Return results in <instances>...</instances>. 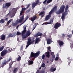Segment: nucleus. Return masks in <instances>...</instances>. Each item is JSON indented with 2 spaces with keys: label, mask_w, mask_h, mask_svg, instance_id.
<instances>
[{
  "label": "nucleus",
  "mask_w": 73,
  "mask_h": 73,
  "mask_svg": "<svg viewBox=\"0 0 73 73\" xmlns=\"http://www.w3.org/2000/svg\"><path fill=\"white\" fill-rule=\"evenodd\" d=\"M35 42V40H33V41H31V42H30V43H29V44H30V45H31V44H33V43L34 42Z\"/></svg>",
  "instance_id": "nucleus-41"
},
{
  "label": "nucleus",
  "mask_w": 73,
  "mask_h": 73,
  "mask_svg": "<svg viewBox=\"0 0 73 73\" xmlns=\"http://www.w3.org/2000/svg\"><path fill=\"white\" fill-rule=\"evenodd\" d=\"M4 48V46H2V47L0 48V51H2L3 50V49Z\"/></svg>",
  "instance_id": "nucleus-32"
},
{
  "label": "nucleus",
  "mask_w": 73,
  "mask_h": 73,
  "mask_svg": "<svg viewBox=\"0 0 73 73\" xmlns=\"http://www.w3.org/2000/svg\"><path fill=\"white\" fill-rule=\"evenodd\" d=\"M36 4L35 3H33L32 5V9H33V8H35V7H36Z\"/></svg>",
  "instance_id": "nucleus-23"
},
{
  "label": "nucleus",
  "mask_w": 73,
  "mask_h": 73,
  "mask_svg": "<svg viewBox=\"0 0 73 73\" xmlns=\"http://www.w3.org/2000/svg\"><path fill=\"white\" fill-rule=\"evenodd\" d=\"M37 17L36 16H33V17H31V21H32V22H34L35 20L36 19Z\"/></svg>",
  "instance_id": "nucleus-13"
},
{
  "label": "nucleus",
  "mask_w": 73,
  "mask_h": 73,
  "mask_svg": "<svg viewBox=\"0 0 73 73\" xmlns=\"http://www.w3.org/2000/svg\"><path fill=\"white\" fill-rule=\"evenodd\" d=\"M48 50H50V47H48Z\"/></svg>",
  "instance_id": "nucleus-56"
},
{
  "label": "nucleus",
  "mask_w": 73,
  "mask_h": 73,
  "mask_svg": "<svg viewBox=\"0 0 73 73\" xmlns=\"http://www.w3.org/2000/svg\"><path fill=\"white\" fill-rule=\"evenodd\" d=\"M68 62H69V61H71V60H72V58H70V57L68 58Z\"/></svg>",
  "instance_id": "nucleus-48"
},
{
  "label": "nucleus",
  "mask_w": 73,
  "mask_h": 73,
  "mask_svg": "<svg viewBox=\"0 0 73 73\" xmlns=\"http://www.w3.org/2000/svg\"><path fill=\"white\" fill-rule=\"evenodd\" d=\"M26 28H27V26H25V25H24V26H23L24 30H26Z\"/></svg>",
  "instance_id": "nucleus-45"
},
{
  "label": "nucleus",
  "mask_w": 73,
  "mask_h": 73,
  "mask_svg": "<svg viewBox=\"0 0 73 73\" xmlns=\"http://www.w3.org/2000/svg\"><path fill=\"white\" fill-rule=\"evenodd\" d=\"M36 26H37L36 25H35L34 27L33 28V30H34V29H35L36 28Z\"/></svg>",
  "instance_id": "nucleus-54"
},
{
  "label": "nucleus",
  "mask_w": 73,
  "mask_h": 73,
  "mask_svg": "<svg viewBox=\"0 0 73 73\" xmlns=\"http://www.w3.org/2000/svg\"><path fill=\"white\" fill-rule=\"evenodd\" d=\"M5 23V21L4 19H2L0 20V23L3 24V23Z\"/></svg>",
  "instance_id": "nucleus-30"
},
{
  "label": "nucleus",
  "mask_w": 73,
  "mask_h": 73,
  "mask_svg": "<svg viewBox=\"0 0 73 73\" xmlns=\"http://www.w3.org/2000/svg\"><path fill=\"white\" fill-rule=\"evenodd\" d=\"M45 64L44 63H43L42 64L41 67H42V68H44L45 67Z\"/></svg>",
  "instance_id": "nucleus-39"
},
{
  "label": "nucleus",
  "mask_w": 73,
  "mask_h": 73,
  "mask_svg": "<svg viewBox=\"0 0 73 73\" xmlns=\"http://www.w3.org/2000/svg\"><path fill=\"white\" fill-rule=\"evenodd\" d=\"M40 73H45V71H42Z\"/></svg>",
  "instance_id": "nucleus-58"
},
{
  "label": "nucleus",
  "mask_w": 73,
  "mask_h": 73,
  "mask_svg": "<svg viewBox=\"0 0 73 73\" xmlns=\"http://www.w3.org/2000/svg\"><path fill=\"white\" fill-rule=\"evenodd\" d=\"M58 60V57H56L55 59V61H57Z\"/></svg>",
  "instance_id": "nucleus-49"
},
{
  "label": "nucleus",
  "mask_w": 73,
  "mask_h": 73,
  "mask_svg": "<svg viewBox=\"0 0 73 73\" xmlns=\"http://www.w3.org/2000/svg\"><path fill=\"white\" fill-rule=\"evenodd\" d=\"M57 9V6H55L51 10L50 12L52 13H54V11H56Z\"/></svg>",
  "instance_id": "nucleus-10"
},
{
  "label": "nucleus",
  "mask_w": 73,
  "mask_h": 73,
  "mask_svg": "<svg viewBox=\"0 0 73 73\" xmlns=\"http://www.w3.org/2000/svg\"><path fill=\"white\" fill-rule=\"evenodd\" d=\"M65 8V6L64 5H62L58 11L56 12V13L57 15H59V14H60V13H63V12H64V9Z\"/></svg>",
  "instance_id": "nucleus-3"
},
{
  "label": "nucleus",
  "mask_w": 73,
  "mask_h": 73,
  "mask_svg": "<svg viewBox=\"0 0 73 73\" xmlns=\"http://www.w3.org/2000/svg\"><path fill=\"white\" fill-rule=\"evenodd\" d=\"M8 20V18H7L4 19V21H7Z\"/></svg>",
  "instance_id": "nucleus-59"
},
{
  "label": "nucleus",
  "mask_w": 73,
  "mask_h": 73,
  "mask_svg": "<svg viewBox=\"0 0 73 73\" xmlns=\"http://www.w3.org/2000/svg\"><path fill=\"white\" fill-rule=\"evenodd\" d=\"M46 1H47V0H45L43 2V4H46Z\"/></svg>",
  "instance_id": "nucleus-46"
},
{
  "label": "nucleus",
  "mask_w": 73,
  "mask_h": 73,
  "mask_svg": "<svg viewBox=\"0 0 73 73\" xmlns=\"http://www.w3.org/2000/svg\"><path fill=\"white\" fill-rule=\"evenodd\" d=\"M25 10H26L25 8L23 7L22 8L21 11V13H20V16H22V14L24 13V11H25Z\"/></svg>",
  "instance_id": "nucleus-16"
},
{
  "label": "nucleus",
  "mask_w": 73,
  "mask_h": 73,
  "mask_svg": "<svg viewBox=\"0 0 73 73\" xmlns=\"http://www.w3.org/2000/svg\"><path fill=\"white\" fill-rule=\"evenodd\" d=\"M7 64V61H5L4 62H3L2 63V65L5 66V64Z\"/></svg>",
  "instance_id": "nucleus-34"
},
{
  "label": "nucleus",
  "mask_w": 73,
  "mask_h": 73,
  "mask_svg": "<svg viewBox=\"0 0 73 73\" xmlns=\"http://www.w3.org/2000/svg\"><path fill=\"white\" fill-rule=\"evenodd\" d=\"M69 6L66 5L65 8V11L62 14L61 19L62 21H64V19H65V17L66 15H68V12H69Z\"/></svg>",
  "instance_id": "nucleus-2"
},
{
  "label": "nucleus",
  "mask_w": 73,
  "mask_h": 73,
  "mask_svg": "<svg viewBox=\"0 0 73 73\" xmlns=\"http://www.w3.org/2000/svg\"><path fill=\"white\" fill-rule=\"evenodd\" d=\"M53 22V19H51L50 21L49 22V23L48 22H46L44 23L43 24H42V25H44L45 24V25H47V24H51V23H52Z\"/></svg>",
  "instance_id": "nucleus-12"
},
{
  "label": "nucleus",
  "mask_w": 73,
  "mask_h": 73,
  "mask_svg": "<svg viewBox=\"0 0 73 73\" xmlns=\"http://www.w3.org/2000/svg\"><path fill=\"white\" fill-rule=\"evenodd\" d=\"M40 38H36L35 39V43L38 44V42H40Z\"/></svg>",
  "instance_id": "nucleus-20"
},
{
  "label": "nucleus",
  "mask_w": 73,
  "mask_h": 73,
  "mask_svg": "<svg viewBox=\"0 0 73 73\" xmlns=\"http://www.w3.org/2000/svg\"><path fill=\"white\" fill-rule=\"evenodd\" d=\"M23 45L21 46V47L20 48V51H21V50H22V49H23Z\"/></svg>",
  "instance_id": "nucleus-44"
},
{
  "label": "nucleus",
  "mask_w": 73,
  "mask_h": 73,
  "mask_svg": "<svg viewBox=\"0 0 73 73\" xmlns=\"http://www.w3.org/2000/svg\"><path fill=\"white\" fill-rule=\"evenodd\" d=\"M52 13L50 12L49 13V15H46L45 18V20H46V21H47V20H48L50 19V17H51V15H52Z\"/></svg>",
  "instance_id": "nucleus-8"
},
{
  "label": "nucleus",
  "mask_w": 73,
  "mask_h": 73,
  "mask_svg": "<svg viewBox=\"0 0 73 73\" xmlns=\"http://www.w3.org/2000/svg\"><path fill=\"white\" fill-rule=\"evenodd\" d=\"M13 62H11V63H10L9 64V65H12V64H13Z\"/></svg>",
  "instance_id": "nucleus-52"
},
{
  "label": "nucleus",
  "mask_w": 73,
  "mask_h": 73,
  "mask_svg": "<svg viewBox=\"0 0 73 73\" xmlns=\"http://www.w3.org/2000/svg\"><path fill=\"white\" fill-rule=\"evenodd\" d=\"M27 45L26 46V47L25 48L26 49H27V48H28V46H29V45H30V44L29 43V44H28V43H27Z\"/></svg>",
  "instance_id": "nucleus-42"
},
{
  "label": "nucleus",
  "mask_w": 73,
  "mask_h": 73,
  "mask_svg": "<svg viewBox=\"0 0 73 73\" xmlns=\"http://www.w3.org/2000/svg\"><path fill=\"white\" fill-rule=\"evenodd\" d=\"M39 72H40V71L39 70H37L36 72V73H39Z\"/></svg>",
  "instance_id": "nucleus-63"
},
{
  "label": "nucleus",
  "mask_w": 73,
  "mask_h": 73,
  "mask_svg": "<svg viewBox=\"0 0 73 73\" xmlns=\"http://www.w3.org/2000/svg\"><path fill=\"white\" fill-rule=\"evenodd\" d=\"M11 58H9V60H7V62H9V61H11Z\"/></svg>",
  "instance_id": "nucleus-53"
},
{
  "label": "nucleus",
  "mask_w": 73,
  "mask_h": 73,
  "mask_svg": "<svg viewBox=\"0 0 73 73\" xmlns=\"http://www.w3.org/2000/svg\"><path fill=\"white\" fill-rule=\"evenodd\" d=\"M61 25L60 23L57 22L54 25V28L55 29H57L60 27H61Z\"/></svg>",
  "instance_id": "nucleus-7"
},
{
  "label": "nucleus",
  "mask_w": 73,
  "mask_h": 73,
  "mask_svg": "<svg viewBox=\"0 0 73 73\" xmlns=\"http://www.w3.org/2000/svg\"><path fill=\"white\" fill-rule=\"evenodd\" d=\"M0 39L1 40H4L5 39V35H2L1 36Z\"/></svg>",
  "instance_id": "nucleus-18"
},
{
  "label": "nucleus",
  "mask_w": 73,
  "mask_h": 73,
  "mask_svg": "<svg viewBox=\"0 0 73 73\" xmlns=\"http://www.w3.org/2000/svg\"><path fill=\"white\" fill-rule=\"evenodd\" d=\"M52 0H48L47 2V3L49 4L50 3H51L52 1Z\"/></svg>",
  "instance_id": "nucleus-36"
},
{
  "label": "nucleus",
  "mask_w": 73,
  "mask_h": 73,
  "mask_svg": "<svg viewBox=\"0 0 73 73\" xmlns=\"http://www.w3.org/2000/svg\"><path fill=\"white\" fill-rule=\"evenodd\" d=\"M62 37H65V34H62Z\"/></svg>",
  "instance_id": "nucleus-62"
},
{
  "label": "nucleus",
  "mask_w": 73,
  "mask_h": 73,
  "mask_svg": "<svg viewBox=\"0 0 73 73\" xmlns=\"http://www.w3.org/2000/svg\"><path fill=\"white\" fill-rule=\"evenodd\" d=\"M31 41H32V40L30 38H29L27 42V44H29Z\"/></svg>",
  "instance_id": "nucleus-31"
},
{
  "label": "nucleus",
  "mask_w": 73,
  "mask_h": 73,
  "mask_svg": "<svg viewBox=\"0 0 73 73\" xmlns=\"http://www.w3.org/2000/svg\"><path fill=\"white\" fill-rule=\"evenodd\" d=\"M45 57V54H44L42 56V58L43 59V60H44Z\"/></svg>",
  "instance_id": "nucleus-40"
},
{
  "label": "nucleus",
  "mask_w": 73,
  "mask_h": 73,
  "mask_svg": "<svg viewBox=\"0 0 73 73\" xmlns=\"http://www.w3.org/2000/svg\"><path fill=\"white\" fill-rule=\"evenodd\" d=\"M19 69L18 68H14L13 70V73H16L17 72V70H18Z\"/></svg>",
  "instance_id": "nucleus-25"
},
{
  "label": "nucleus",
  "mask_w": 73,
  "mask_h": 73,
  "mask_svg": "<svg viewBox=\"0 0 73 73\" xmlns=\"http://www.w3.org/2000/svg\"><path fill=\"white\" fill-rule=\"evenodd\" d=\"M24 19V15H23L22 17H21L19 21L17 22V23H21L23 22V21Z\"/></svg>",
  "instance_id": "nucleus-11"
},
{
  "label": "nucleus",
  "mask_w": 73,
  "mask_h": 73,
  "mask_svg": "<svg viewBox=\"0 0 73 73\" xmlns=\"http://www.w3.org/2000/svg\"><path fill=\"white\" fill-rule=\"evenodd\" d=\"M21 56H18V58H17V60L18 61H20V60H21Z\"/></svg>",
  "instance_id": "nucleus-28"
},
{
  "label": "nucleus",
  "mask_w": 73,
  "mask_h": 73,
  "mask_svg": "<svg viewBox=\"0 0 73 73\" xmlns=\"http://www.w3.org/2000/svg\"><path fill=\"white\" fill-rule=\"evenodd\" d=\"M68 62V65H70V62H71V60L69 61V62Z\"/></svg>",
  "instance_id": "nucleus-55"
},
{
  "label": "nucleus",
  "mask_w": 73,
  "mask_h": 73,
  "mask_svg": "<svg viewBox=\"0 0 73 73\" xmlns=\"http://www.w3.org/2000/svg\"><path fill=\"white\" fill-rule=\"evenodd\" d=\"M26 31H27L26 30H24L22 32L21 34L24 35V34H25V33H26Z\"/></svg>",
  "instance_id": "nucleus-33"
},
{
  "label": "nucleus",
  "mask_w": 73,
  "mask_h": 73,
  "mask_svg": "<svg viewBox=\"0 0 73 73\" xmlns=\"http://www.w3.org/2000/svg\"><path fill=\"white\" fill-rule=\"evenodd\" d=\"M21 35V33H20L19 31H18L17 32V36H20V35Z\"/></svg>",
  "instance_id": "nucleus-38"
},
{
  "label": "nucleus",
  "mask_w": 73,
  "mask_h": 73,
  "mask_svg": "<svg viewBox=\"0 0 73 73\" xmlns=\"http://www.w3.org/2000/svg\"><path fill=\"white\" fill-rule=\"evenodd\" d=\"M47 44L48 45L49 44H50L51 42H52L53 41L51 39L48 38L46 39Z\"/></svg>",
  "instance_id": "nucleus-9"
},
{
  "label": "nucleus",
  "mask_w": 73,
  "mask_h": 73,
  "mask_svg": "<svg viewBox=\"0 0 73 73\" xmlns=\"http://www.w3.org/2000/svg\"><path fill=\"white\" fill-rule=\"evenodd\" d=\"M31 32L29 30L27 31V32L26 33V36L27 37H28V36H29L30 35H31Z\"/></svg>",
  "instance_id": "nucleus-19"
},
{
  "label": "nucleus",
  "mask_w": 73,
  "mask_h": 73,
  "mask_svg": "<svg viewBox=\"0 0 73 73\" xmlns=\"http://www.w3.org/2000/svg\"><path fill=\"white\" fill-rule=\"evenodd\" d=\"M56 70V69L55 68H54L53 67H51L50 69V71L51 72H54Z\"/></svg>",
  "instance_id": "nucleus-22"
},
{
  "label": "nucleus",
  "mask_w": 73,
  "mask_h": 73,
  "mask_svg": "<svg viewBox=\"0 0 73 73\" xmlns=\"http://www.w3.org/2000/svg\"><path fill=\"white\" fill-rule=\"evenodd\" d=\"M27 37V35H25L24 34H22V37L23 39H24V38H25Z\"/></svg>",
  "instance_id": "nucleus-27"
},
{
  "label": "nucleus",
  "mask_w": 73,
  "mask_h": 73,
  "mask_svg": "<svg viewBox=\"0 0 73 73\" xmlns=\"http://www.w3.org/2000/svg\"><path fill=\"white\" fill-rule=\"evenodd\" d=\"M8 52V50H7L6 49L4 50L1 53V57H3Z\"/></svg>",
  "instance_id": "nucleus-6"
},
{
  "label": "nucleus",
  "mask_w": 73,
  "mask_h": 73,
  "mask_svg": "<svg viewBox=\"0 0 73 73\" xmlns=\"http://www.w3.org/2000/svg\"><path fill=\"white\" fill-rule=\"evenodd\" d=\"M51 54L52 56V58H55V55H54V52H51Z\"/></svg>",
  "instance_id": "nucleus-26"
},
{
  "label": "nucleus",
  "mask_w": 73,
  "mask_h": 73,
  "mask_svg": "<svg viewBox=\"0 0 73 73\" xmlns=\"http://www.w3.org/2000/svg\"><path fill=\"white\" fill-rule=\"evenodd\" d=\"M19 73H22V70H20L19 71Z\"/></svg>",
  "instance_id": "nucleus-57"
},
{
  "label": "nucleus",
  "mask_w": 73,
  "mask_h": 73,
  "mask_svg": "<svg viewBox=\"0 0 73 73\" xmlns=\"http://www.w3.org/2000/svg\"><path fill=\"white\" fill-rule=\"evenodd\" d=\"M45 11H42L40 13L39 15V16H41V17H43L44 15H45Z\"/></svg>",
  "instance_id": "nucleus-17"
},
{
  "label": "nucleus",
  "mask_w": 73,
  "mask_h": 73,
  "mask_svg": "<svg viewBox=\"0 0 73 73\" xmlns=\"http://www.w3.org/2000/svg\"><path fill=\"white\" fill-rule=\"evenodd\" d=\"M3 59V57H1V56H0V60H1Z\"/></svg>",
  "instance_id": "nucleus-61"
},
{
  "label": "nucleus",
  "mask_w": 73,
  "mask_h": 73,
  "mask_svg": "<svg viewBox=\"0 0 73 73\" xmlns=\"http://www.w3.org/2000/svg\"><path fill=\"white\" fill-rule=\"evenodd\" d=\"M4 65H3L1 66L2 67V68H4Z\"/></svg>",
  "instance_id": "nucleus-64"
},
{
  "label": "nucleus",
  "mask_w": 73,
  "mask_h": 73,
  "mask_svg": "<svg viewBox=\"0 0 73 73\" xmlns=\"http://www.w3.org/2000/svg\"><path fill=\"white\" fill-rule=\"evenodd\" d=\"M45 54H46V57H47L48 58H49V57H50V55L49 54V52H46L45 53Z\"/></svg>",
  "instance_id": "nucleus-21"
},
{
  "label": "nucleus",
  "mask_w": 73,
  "mask_h": 73,
  "mask_svg": "<svg viewBox=\"0 0 73 73\" xmlns=\"http://www.w3.org/2000/svg\"><path fill=\"white\" fill-rule=\"evenodd\" d=\"M42 33L40 32H38L35 35V37H38V36H42Z\"/></svg>",
  "instance_id": "nucleus-14"
},
{
  "label": "nucleus",
  "mask_w": 73,
  "mask_h": 73,
  "mask_svg": "<svg viewBox=\"0 0 73 73\" xmlns=\"http://www.w3.org/2000/svg\"><path fill=\"white\" fill-rule=\"evenodd\" d=\"M17 25V23H13V26H16V25Z\"/></svg>",
  "instance_id": "nucleus-50"
},
{
  "label": "nucleus",
  "mask_w": 73,
  "mask_h": 73,
  "mask_svg": "<svg viewBox=\"0 0 73 73\" xmlns=\"http://www.w3.org/2000/svg\"><path fill=\"white\" fill-rule=\"evenodd\" d=\"M28 18H29V17L28 16H26V18H25V22L26 21L28 20Z\"/></svg>",
  "instance_id": "nucleus-43"
},
{
  "label": "nucleus",
  "mask_w": 73,
  "mask_h": 73,
  "mask_svg": "<svg viewBox=\"0 0 73 73\" xmlns=\"http://www.w3.org/2000/svg\"><path fill=\"white\" fill-rule=\"evenodd\" d=\"M31 8H29L28 10L27 11L26 13H29V12L30 11H31Z\"/></svg>",
  "instance_id": "nucleus-37"
},
{
  "label": "nucleus",
  "mask_w": 73,
  "mask_h": 73,
  "mask_svg": "<svg viewBox=\"0 0 73 73\" xmlns=\"http://www.w3.org/2000/svg\"><path fill=\"white\" fill-rule=\"evenodd\" d=\"M40 51H38L35 53H34L32 52H31V55L29 57V58L31 60L29 62V65H32V64H33V61H34L35 59L36 58V57H37L40 55Z\"/></svg>",
  "instance_id": "nucleus-1"
},
{
  "label": "nucleus",
  "mask_w": 73,
  "mask_h": 73,
  "mask_svg": "<svg viewBox=\"0 0 73 73\" xmlns=\"http://www.w3.org/2000/svg\"><path fill=\"white\" fill-rule=\"evenodd\" d=\"M16 12H17V9H16L13 8L12 9L10 14L11 17L12 18L15 16V14H16Z\"/></svg>",
  "instance_id": "nucleus-4"
},
{
  "label": "nucleus",
  "mask_w": 73,
  "mask_h": 73,
  "mask_svg": "<svg viewBox=\"0 0 73 73\" xmlns=\"http://www.w3.org/2000/svg\"><path fill=\"white\" fill-rule=\"evenodd\" d=\"M9 69L12 68V66L11 65H9Z\"/></svg>",
  "instance_id": "nucleus-60"
},
{
  "label": "nucleus",
  "mask_w": 73,
  "mask_h": 73,
  "mask_svg": "<svg viewBox=\"0 0 73 73\" xmlns=\"http://www.w3.org/2000/svg\"><path fill=\"white\" fill-rule=\"evenodd\" d=\"M68 37L69 38H72V34H70L67 35Z\"/></svg>",
  "instance_id": "nucleus-35"
},
{
  "label": "nucleus",
  "mask_w": 73,
  "mask_h": 73,
  "mask_svg": "<svg viewBox=\"0 0 73 73\" xmlns=\"http://www.w3.org/2000/svg\"><path fill=\"white\" fill-rule=\"evenodd\" d=\"M10 36L11 37H15V34L14 33H13L12 34H10L9 35V37Z\"/></svg>",
  "instance_id": "nucleus-24"
},
{
  "label": "nucleus",
  "mask_w": 73,
  "mask_h": 73,
  "mask_svg": "<svg viewBox=\"0 0 73 73\" xmlns=\"http://www.w3.org/2000/svg\"><path fill=\"white\" fill-rule=\"evenodd\" d=\"M29 7H30V5H27V7L26 9H28V8H29Z\"/></svg>",
  "instance_id": "nucleus-51"
},
{
  "label": "nucleus",
  "mask_w": 73,
  "mask_h": 73,
  "mask_svg": "<svg viewBox=\"0 0 73 73\" xmlns=\"http://www.w3.org/2000/svg\"><path fill=\"white\" fill-rule=\"evenodd\" d=\"M58 42L60 46H61V45H63L64 44V42L62 41L58 40Z\"/></svg>",
  "instance_id": "nucleus-15"
},
{
  "label": "nucleus",
  "mask_w": 73,
  "mask_h": 73,
  "mask_svg": "<svg viewBox=\"0 0 73 73\" xmlns=\"http://www.w3.org/2000/svg\"><path fill=\"white\" fill-rule=\"evenodd\" d=\"M39 0H37L36 2V3H35L37 5V4H38L39 3Z\"/></svg>",
  "instance_id": "nucleus-47"
},
{
  "label": "nucleus",
  "mask_w": 73,
  "mask_h": 73,
  "mask_svg": "<svg viewBox=\"0 0 73 73\" xmlns=\"http://www.w3.org/2000/svg\"><path fill=\"white\" fill-rule=\"evenodd\" d=\"M11 5V4L9 3H6L5 4V6L4 5V4H3V9H8V8Z\"/></svg>",
  "instance_id": "nucleus-5"
},
{
  "label": "nucleus",
  "mask_w": 73,
  "mask_h": 73,
  "mask_svg": "<svg viewBox=\"0 0 73 73\" xmlns=\"http://www.w3.org/2000/svg\"><path fill=\"white\" fill-rule=\"evenodd\" d=\"M13 20V19H10V20L7 23V25H9V24H10V23H11V22H12V21Z\"/></svg>",
  "instance_id": "nucleus-29"
}]
</instances>
